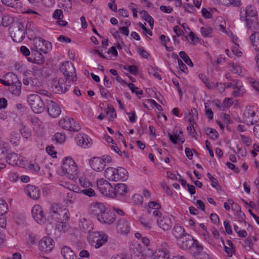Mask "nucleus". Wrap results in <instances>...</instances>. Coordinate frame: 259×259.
I'll return each instance as SVG.
<instances>
[{
	"label": "nucleus",
	"mask_w": 259,
	"mask_h": 259,
	"mask_svg": "<svg viewBox=\"0 0 259 259\" xmlns=\"http://www.w3.org/2000/svg\"><path fill=\"white\" fill-rule=\"evenodd\" d=\"M61 167L63 175L66 176L68 179L74 180L77 178V167L71 157H65L63 160Z\"/></svg>",
	"instance_id": "f257e3e1"
},
{
	"label": "nucleus",
	"mask_w": 259,
	"mask_h": 259,
	"mask_svg": "<svg viewBox=\"0 0 259 259\" xmlns=\"http://www.w3.org/2000/svg\"><path fill=\"white\" fill-rule=\"evenodd\" d=\"M49 218L55 221L69 220V213L64 206H61L59 203H54L50 208Z\"/></svg>",
	"instance_id": "f03ea898"
},
{
	"label": "nucleus",
	"mask_w": 259,
	"mask_h": 259,
	"mask_svg": "<svg viewBox=\"0 0 259 259\" xmlns=\"http://www.w3.org/2000/svg\"><path fill=\"white\" fill-rule=\"evenodd\" d=\"M60 71L65 76L66 81L70 83V81L73 82L77 79L75 70L73 64L69 61L63 63L60 67Z\"/></svg>",
	"instance_id": "7ed1b4c3"
},
{
	"label": "nucleus",
	"mask_w": 259,
	"mask_h": 259,
	"mask_svg": "<svg viewBox=\"0 0 259 259\" xmlns=\"http://www.w3.org/2000/svg\"><path fill=\"white\" fill-rule=\"evenodd\" d=\"M11 35L13 40L16 42L22 41L25 37V27L21 22L13 24L10 27Z\"/></svg>",
	"instance_id": "20e7f679"
},
{
	"label": "nucleus",
	"mask_w": 259,
	"mask_h": 259,
	"mask_svg": "<svg viewBox=\"0 0 259 259\" xmlns=\"http://www.w3.org/2000/svg\"><path fill=\"white\" fill-rule=\"evenodd\" d=\"M27 101L33 112L40 113L44 110V103L37 94L29 95L27 97Z\"/></svg>",
	"instance_id": "39448f33"
},
{
	"label": "nucleus",
	"mask_w": 259,
	"mask_h": 259,
	"mask_svg": "<svg viewBox=\"0 0 259 259\" xmlns=\"http://www.w3.org/2000/svg\"><path fill=\"white\" fill-rule=\"evenodd\" d=\"M59 124L63 128L70 131L77 132L81 128L80 126L74 119L68 117L60 119Z\"/></svg>",
	"instance_id": "423d86ee"
},
{
	"label": "nucleus",
	"mask_w": 259,
	"mask_h": 259,
	"mask_svg": "<svg viewBox=\"0 0 259 259\" xmlns=\"http://www.w3.org/2000/svg\"><path fill=\"white\" fill-rule=\"evenodd\" d=\"M31 214L34 220L38 224H44L47 221L46 215L41 207L35 205L31 209Z\"/></svg>",
	"instance_id": "0eeeda50"
},
{
	"label": "nucleus",
	"mask_w": 259,
	"mask_h": 259,
	"mask_svg": "<svg viewBox=\"0 0 259 259\" xmlns=\"http://www.w3.org/2000/svg\"><path fill=\"white\" fill-rule=\"evenodd\" d=\"M169 246L166 244H162L161 246L156 249L153 253L152 259H169Z\"/></svg>",
	"instance_id": "6e6552de"
},
{
	"label": "nucleus",
	"mask_w": 259,
	"mask_h": 259,
	"mask_svg": "<svg viewBox=\"0 0 259 259\" xmlns=\"http://www.w3.org/2000/svg\"><path fill=\"white\" fill-rule=\"evenodd\" d=\"M149 248H142V245L138 244V245L133 248L131 250L132 259H146L147 253Z\"/></svg>",
	"instance_id": "1a4fd4ad"
},
{
	"label": "nucleus",
	"mask_w": 259,
	"mask_h": 259,
	"mask_svg": "<svg viewBox=\"0 0 259 259\" xmlns=\"http://www.w3.org/2000/svg\"><path fill=\"white\" fill-rule=\"evenodd\" d=\"M177 240L180 248L184 250L190 249L194 241L192 236L188 234L184 235Z\"/></svg>",
	"instance_id": "9d476101"
},
{
	"label": "nucleus",
	"mask_w": 259,
	"mask_h": 259,
	"mask_svg": "<svg viewBox=\"0 0 259 259\" xmlns=\"http://www.w3.org/2000/svg\"><path fill=\"white\" fill-rule=\"evenodd\" d=\"M106 207L101 202H93L90 206L89 212L93 217L98 218V215L101 214Z\"/></svg>",
	"instance_id": "9b49d317"
},
{
	"label": "nucleus",
	"mask_w": 259,
	"mask_h": 259,
	"mask_svg": "<svg viewBox=\"0 0 259 259\" xmlns=\"http://www.w3.org/2000/svg\"><path fill=\"white\" fill-rule=\"evenodd\" d=\"M64 84V79L59 78V79L54 78L51 82V88L53 92L56 94H62L67 91V88H63Z\"/></svg>",
	"instance_id": "f8f14e48"
},
{
	"label": "nucleus",
	"mask_w": 259,
	"mask_h": 259,
	"mask_svg": "<svg viewBox=\"0 0 259 259\" xmlns=\"http://www.w3.org/2000/svg\"><path fill=\"white\" fill-rule=\"evenodd\" d=\"M27 60L31 63L42 64L45 61V58L41 51L35 48H32L31 56L27 57Z\"/></svg>",
	"instance_id": "ddd939ff"
},
{
	"label": "nucleus",
	"mask_w": 259,
	"mask_h": 259,
	"mask_svg": "<svg viewBox=\"0 0 259 259\" xmlns=\"http://www.w3.org/2000/svg\"><path fill=\"white\" fill-rule=\"evenodd\" d=\"M34 48L44 53H47L48 51L51 48V44L38 37L34 40Z\"/></svg>",
	"instance_id": "4468645a"
},
{
	"label": "nucleus",
	"mask_w": 259,
	"mask_h": 259,
	"mask_svg": "<svg viewBox=\"0 0 259 259\" xmlns=\"http://www.w3.org/2000/svg\"><path fill=\"white\" fill-rule=\"evenodd\" d=\"M53 240L49 237H44L39 241V249L44 252H49L54 248Z\"/></svg>",
	"instance_id": "2eb2a0df"
},
{
	"label": "nucleus",
	"mask_w": 259,
	"mask_h": 259,
	"mask_svg": "<svg viewBox=\"0 0 259 259\" xmlns=\"http://www.w3.org/2000/svg\"><path fill=\"white\" fill-rule=\"evenodd\" d=\"M158 226L164 231L170 230L172 223L170 218L167 215L160 216L157 219Z\"/></svg>",
	"instance_id": "dca6fc26"
},
{
	"label": "nucleus",
	"mask_w": 259,
	"mask_h": 259,
	"mask_svg": "<svg viewBox=\"0 0 259 259\" xmlns=\"http://www.w3.org/2000/svg\"><path fill=\"white\" fill-rule=\"evenodd\" d=\"M120 200L134 205H141L143 202L142 195H121Z\"/></svg>",
	"instance_id": "f3484780"
},
{
	"label": "nucleus",
	"mask_w": 259,
	"mask_h": 259,
	"mask_svg": "<svg viewBox=\"0 0 259 259\" xmlns=\"http://www.w3.org/2000/svg\"><path fill=\"white\" fill-rule=\"evenodd\" d=\"M47 108L49 114L52 117H57L61 113V110L58 105L52 100L47 102Z\"/></svg>",
	"instance_id": "a211bd4d"
},
{
	"label": "nucleus",
	"mask_w": 259,
	"mask_h": 259,
	"mask_svg": "<svg viewBox=\"0 0 259 259\" xmlns=\"http://www.w3.org/2000/svg\"><path fill=\"white\" fill-rule=\"evenodd\" d=\"M93 239H96L94 242H96L95 247L96 248H98L101 247L104 243L107 241L108 236L107 235L103 233L100 232H94L92 234Z\"/></svg>",
	"instance_id": "6ab92c4d"
},
{
	"label": "nucleus",
	"mask_w": 259,
	"mask_h": 259,
	"mask_svg": "<svg viewBox=\"0 0 259 259\" xmlns=\"http://www.w3.org/2000/svg\"><path fill=\"white\" fill-rule=\"evenodd\" d=\"M97 186L100 192L102 194H108L110 189H112L111 184L104 179H99L97 181Z\"/></svg>",
	"instance_id": "aec40b11"
},
{
	"label": "nucleus",
	"mask_w": 259,
	"mask_h": 259,
	"mask_svg": "<svg viewBox=\"0 0 259 259\" xmlns=\"http://www.w3.org/2000/svg\"><path fill=\"white\" fill-rule=\"evenodd\" d=\"M257 12L254 7L251 5L247 6L245 9L242 8L240 12V19H245L246 18H254Z\"/></svg>",
	"instance_id": "412c9836"
},
{
	"label": "nucleus",
	"mask_w": 259,
	"mask_h": 259,
	"mask_svg": "<svg viewBox=\"0 0 259 259\" xmlns=\"http://www.w3.org/2000/svg\"><path fill=\"white\" fill-rule=\"evenodd\" d=\"M140 224L147 231L150 230L153 228L154 226L153 220L150 217L144 215L141 216L138 219Z\"/></svg>",
	"instance_id": "4be33fe9"
},
{
	"label": "nucleus",
	"mask_w": 259,
	"mask_h": 259,
	"mask_svg": "<svg viewBox=\"0 0 259 259\" xmlns=\"http://www.w3.org/2000/svg\"><path fill=\"white\" fill-rule=\"evenodd\" d=\"M114 215L115 214H112L108 211L106 208V210L104 211L101 214L98 215L97 220L102 223L111 224L115 221Z\"/></svg>",
	"instance_id": "5701e85b"
},
{
	"label": "nucleus",
	"mask_w": 259,
	"mask_h": 259,
	"mask_svg": "<svg viewBox=\"0 0 259 259\" xmlns=\"http://www.w3.org/2000/svg\"><path fill=\"white\" fill-rule=\"evenodd\" d=\"M90 165L94 170L97 171H102L106 166L104 161L102 158L97 157L90 159Z\"/></svg>",
	"instance_id": "b1692460"
},
{
	"label": "nucleus",
	"mask_w": 259,
	"mask_h": 259,
	"mask_svg": "<svg viewBox=\"0 0 259 259\" xmlns=\"http://www.w3.org/2000/svg\"><path fill=\"white\" fill-rule=\"evenodd\" d=\"M79 183L81 186L85 188L81 191L83 194H95L94 190L90 188L92 186L91 183L85 178H81L79 179Z\"/></svg>",
	"instance_id": "393cba45"
},
{
	"label": "nucleus",
	"mask_w": 259,
	"mask_h": 259,
	"mask_svg": "<svg viewBox=\"0 0 259 259\" xmlns=\"http://www.w3.org/2000/svg\"><path fill=\"white\" fill-rule=\"evenodd\" d=\"M115 178L116 181H125L128 177V172L127 170L122 167H118L115 168Z\"/></svg>",
	"instance_id": "a878e982"
},
{
	"label": "nucleus",
	"mask_w": 259,
	"mask_h": 259,
	"mask_svg": "<svg viewBox=\"0 0 259 259\" xmlns=\"http://www.w3.org/2000/svg\"><path fill=\"white\" fill-rule=\"evenodd\" d=\"M190 249L195 258L203 253V247L197 240H194V243Z\"/></svg>",
	"instance_id": "bb28decb"
},
{
	"label": "nucleus",
	"mask_w": 259,
	"mask_h": 259,
	"mask_svg": "<svg viewBox=\"0 0 259 259\" xmlns=\"http://www.w3.org/2000/svg\"><path fill=\"white\" fill-rule=\"evenodd\" d=\"M80 229L84 233H89L93 229V225L85 219L81 218L79 222Z\"/></svg>",
	"instance_id": "cd10ccee"
},
{
	"label": "nucleus",
	"mask_w": 259,
	"mask_h": 259,
	"mask_svg": "<svg viewBox=\"0 0 259 259\" xmlns=\"http://www.w3.org/2000/svg\"><path fill=\"white\" fill-rule=\"evenodd\" d=\"M61 252L64 259H76L77 257L74 251L68 246H63Z\"/></svg>",
	"instance_id": "c85d7f7f"
},
{
	"label": "nucleus",
	"mask_w": 259,
	"mask_h": 259,
	"mask_svg": "<svg viewBox=\"0 0 259 259\" xmlns=\"http://www.w3.org/2000/svg\"><path fill=\"white\" fill-rule=\"evenodd\" d=\"M117 228L121 233L127 234L130 232V226L127 221L124 219H120L118 221Z\"/></svg>",
	"instance_id": "c756f323"
},
{
	"label": "nucleus",
	"mask_w": 259,
	"mask_h": 259,
	"mask_svg": "<svg viewBox=\"0 0 259 259\" xmlns=\"http://www.w3.org/2000/svg\"><path fill=\"white\" fill-rule=\"evenodd\" d=\"M250 41L251 45L256 51H259V32L254 31L250 36Z\"/></svg>",
	"instance_id": "7c9ffc66"
},
{
	"label": "nucleus",
	"mask_w": 259,
	"mask_h": 259,
	"mask_svg": "<svg viewBox=\"0 0 259 259\" xmlns=\"http://www.w3.org/2000/svg\"><path fill=\"white\" fill-rule=\"evenodd\" d=\"M115 194H123L129 192V189L127 186L123 183L116 184L114 189Z\"/></svg>",
	"instance_id": "2f4dec72"
},
{
	"label": "nucleus",
	"mask_w": 259,
	"mask_h": 259,
	"mask_svg": "<svg viewBox=\"0 0 259 259\" xmlns=\"http://www.w3.org/2000/svg\"><path fill=\"white\" fill-rule=\"evenodd\" d=\"M243 20H245L246 21V26L248 28L254 31L258 29V23L256 18L255 17L251 18V19L245 17V19H244Z\"/></svg>",
	"instance_id": "473e14b6"
},
{
	"label": "nucleus",
	"mask_w": 259,
	"mask_h": 259,
	"mask_svg": "<svg viewBox=\"0 0 259 259\" xmlns=\"http://www.w3.org/2000/svg\"><path fill=\"white\" fill-rule=\"evenodd\" d=\"M67 221L68 220H60V221H56L57 224L55 230H58L61 233L65 232L68 229Z\"/></svg>",
	"instance_id": "72a5a7b5"
},
{
	"label": "nucleus",
	"mask_w": 259,
	"mask_h": 259,
	"mask_svg": "<svg viewBox=\"0 0 259 259\" xmlns=\"http://www.w3.org/2000/svg\"><path fill=\"white\" fill-rule=\"evenodd\" d=\"M173 234L177 239L186 234L184 228L180 224H176L173 229Z\"/></svg>",
	"instance_id": "f704fd0d"
},
{
	"label": "nucleus",
	"mask_w": 259,
	"mask_h": 259,
	"mask_svg": "<svg viewBox=\"0 0 259 259\" xmlns=\"http://www.w3.org/2000/svg\"><path fill=\"white\" fill-rule=\"evenodd\" d=\"M21 83L18 81L9 86V91L13 95L18 96L21 93Z\"/></svg>",
	"instance_id": "c9c22d12"
},
{
	"label": "nucleus",
	"mask_w": 259,
	"mask_h": 259,
	"mask_svg": "<svg viewBox=\"0 0 259 259\" xmlns=\"http://www.w3.org/2000/svg\"><path fill=\"white\" fill-rule=\"evenodd\" d=\"M168 136L170 141L174 144L177 143L178 140H180L182 143H183L185 141L184 139L182 138L183 132L182 131H180L179 134H177V132L176 133H174V135L171 134L170 133H168Z\"/></svg>",
	"instance_id": "e433bc0d"
},
{
	"label": "nucleus",
	"mask_w": 259,
	"mask_h": 259,
	"mask_svg": "<svg viewBox=\"0 0 259 259\" xmlns=\"http://www.w3.org/2000/svg\"><path fill=\"white\" fill-rule=\"evenodd\" d=\"M250 107L247 108L243 114V122L248 125H253L256 122V121H253V119H251L250 121H248V119L250 117Z\"/></svg>",
	"instance_id": "4c0bfd02"
},
{
	"label": "nucleus",
	"mask_w": 259,
	"mask_h": 259,
	"mask_svg": "<svg viewBox=\"0 0 259 259\" xmlns=\"http://www.w3.org/2000/svg\"><path fill=\"white\" fill-rule=\"evenodd\" d=\"M3 78H7V80L8 83H9L10 85H11L12 84L16 83L18 81H19L17 76L12 72H9L5 74L3 76Z\"/></svg>",
	"instance_id": "58836bf2"
},
{
	"label": "nucleus",
	"mask_w": 259,
	"mask_h": 259,
	"mask_svg": "<svg viewBox=\"0 0 259 259\" xmlns=\"http://www.w3.org/2000/svg\"><path fill=\"white\" fill-rule=\"evenodd\" d=\"M115 175V168L113 167H108L104 172V176L110 181H116Z\"/></svg>",
	"instance_id": "ea45409f"
},
{
	"label": "nucleus",
	"mask_w": 259,
	"mask_h": 259,
	"mask_svg": "<svg viewBox=\"0 0 259 259\" xmlns=\"http://www.w3.org/2000/svg\"><path fill=\"white\" fill-rule=\"evenodd\" d=\"M18 156L15 153H11L6 157V160L10 165L15 166L19 160Z\"/></svg>",
	"instance_id": "a19ab883"
},
{
	"label": "nucleus",
	"mask_w": 259,
	"mask_h": 259,
	"mask_svg": "<svg viewBox=\"0 0 259 259\" xmlns=\"http://www.w3.org/2000/svg\"><path fill=\"white\" fill-rule=\"evenodd\" d=\"M73 0H60L59 7L64 9V11L68 12L72 8Z\"/></svg>",
	"instance_id": "79ce46f5"
},
{
	"label": "nucleus",
	"mask_w": 259,
	"mask_h": 259,
	"mask_svg": "<svg viewBox=\"0 0 259 259\" xmlns=\"http://www.w3.org/2000/svg\"><path fill=\"white\" fill-rule=\"evenodd\" d=\"M141 14L143 15V19L149 23L150 27L152 28L154 25V20L153 18L145 10H142L140 12Z\"/></svg>",
	"instance_id": "37998d69"
},
{
	"label": "nucleus",
	"mask_w": 259,
	"mask_h": 259,
	"mask_svg": "<svg viewBox=\"0 0 259 259\" xmlns=\"http://www.w3.org/2000/svg\"><path fill=\"white\" fill-rule=\"evenodd\" d=\"M25 192L26 194H35L40 193L38 188L33 185H28L25 189Z\"/></svg>",
	"instance_id": "c03bdc74"
},
{
	"label": "nucleus",
	"mask_w": 259,
	"mask_h": 259,
	"mask_svg": "<svg viewBox=\"0 0 259 259\" xmlns=\"http://www.w3.org/2000/svg\"><path fill=\"white\" fill-rule=\"evenodd\" d=\"M75 141L78 145L79 146H82L83 145H85L88 146V145L90 144V142L88 143L85 142V138L81 134H78L77 136L75 137Z\"/></svg>",
	"instance_id": "a18cd8bd"
},
{
	"label": "nucleus",
	"mask_w": 259,
	"mask_h": 259,
	"mask_svg": "<svg viewBox=\"0 0 259 259\" xmlns=\"http://www.w3.org/2000/svg\"><path fill=\"white\" fill-rule=\"evenodd\" d=\"M180 57L184 60V61L190 67H193V63L189 57L184 51H181L179 53Z\"/></svg>",
	"instance_id": "49530a36"
},
{
	"label": "nucleus",
	"mask_w": 259,
	"mask_h": 259,
	"mask_svg": "<svg viewBox=\"0 0 259 259\" xmlns=\"http://www.w3.org/2000/svg\"><path fill=\"white\" fill-rule=\"evenodd\" d=\"M205 132L207 134L209 135L210 138L216 140L219 137V133L218 132L213 128L207 127L205 129Z\"/></svg>",
	"instance_id": "de8ad7c7"
},
{
	"label": "nucleus",
	"mask_w": 259,
	"mask_h": 259,
	"mask_svg": "<svg viewBox=\"0 0 259 259\" xmlns=\"http://www.w3.org/2000/svg\"><path fill=\"white\" fill-rule=\"evenodd\" d=\"M8 210V206L6 201L4 199H0V214H7Z\"/></svg>",
	"instance_id": "09e8293b"
},
{
	"label": "nucleus",
	"mask_w": 259,
	"mask_h": 259,
	"mask_svg": "<svg viewBox=\"0 0 259 259\" xmlns=\"http://www.w3.org/2000/svg\"><path fill=\"white\" fill-rule=\"evenodd\" d=\"M212 29L210 27H202L200 29V32L203 37H211V34L212 32Z\"/></svg>",
	"instance_id": "8fccbe9b"
},
{
	"label": "nucleus",
	"mask_w": 259,
	"mask_h": 259,
	"mask_svg": "<svg viewBox=\"0 0 259 259\" xmlns=\"http://www.w3.org/2000/svg\"><path fill=\"white\" fill-rule=\"evenodd\" d=\"M127 85L133 93L137 95L143 94V91L140 90L139 88L135 87V84L133 83H129Z\"/></svg>",
	"instance_id": "3c124183"
},
{
	"label": "nucleus",
	"mask_w": 259,
	"mask_h": 259,
	"mask_svg": "<svg viewBox=\"0 0 259 259\" xmlns=\"http://www.w3.org/2000/svg\"><path fill=\"white\" fill-rule=\"evenodd\" d=\"M2 4L7 7L15 8L18 2L17 0H1Z\"/></svg>",
	"instance_id": "603ef678"
},
{
	"label": "nucleus",
	"mask_w": 259,
	"mask_h": 259,
	"mask_svg": "<svg viewBox=\"0 0 259 259\" xmlns=\"http://www.w3.org/2000/svg\"><path fill=\"white\" fill-rule=\"evenodd\" d=\"M197 111L195 108H192L191 110V112H189V115H191V117L189 119V120L190 123H195V119L197 118Z\"/></svg>",
	"instance_id": "864d4df0"
},
{
	"label": "nucleus",
	"mask_w": 259,
	"mask_h": 259,
	"mask_svg": "<svg viewBox=\"0 0 259 259\" xmlns=\"http://www.w3.org/2000/svg\"><path fill=\"white\" fill-rule=\"evenodd\" d=\"M248 81L252 87L257 92L259 91V82L252 77H248Z\"/></svg>",
	"instance_id": "5fc2aeb1"
},
{
	"label": "nucleus",
	"mask_w": 259,
	"mask_h": 259,
	"mask_svg": "<svg viewBox=\"0 0 259 259\" xmlns=\"http://www.w3.org/2000/svg\"><path fill=\"white\" fill-rule=\"evenodd\" d=\"M222 2L224 5L227 6H238L239 5V2L238 0H222Z\"/></svg>",
	"instance_id": "6e6d98bb"
},
{
	"label": "nucleus",
	"mask_w": 259,
	"mask_h": 259,
	"mask_svg": "<svg viewBox=\"0 0 259 259\" xmlns=\"http://www.w3.org/2000/svg\"><path fill=\"white\" fill-rule=\"evenodd\" d=\"M75 199L76 198L75 196L67 195L66 198L65 199H64V201L65 204H66L67 206H68L69 205L72 204L74 202Z\"/></svg>",
	"instance_id": "4d7b16f0"
},
{
	"label": "nucleus",
	"mask_w": 259,
	"mask_h": 259,
	"mask_svg": "<svg viewBox=\"0 0 259 259\" xmlns=\"http://www.w3.org/2000/svg\"><path fill=\"white\" fill-rule=\"evenodd\" d=\"M54 19L57 20H61L63 18V12L61 9L56 10L53 15Z\"/></svg>",
	"instance_id": "13d9d810"
},
{
	"label": "nucleus",
	"mask_w": 259,
	"mask_h": 259,
	"mask_svg": "<svg viewBox=\"0 0 259 259\" xmlns=\"http://www.w3.org/2000/svg\"><path fill=\"white\" fill-rule=\"evenodd\" d=\"M20 132L22 135L26 139H28L30 136V132H29V131L26 128L25 126L23 124L21 125L20 128Z\"/></svg>",
	"instance_id": "bf43d9fd"
},
{
	"label": "nucleus",
	"mask_w": 259,
	"mask_h": 259,
	"mask_svg": "<svg viewBox=\"0 0 259 259\" xmlns=\"http://www.w3.org/2000/svg\"><path fill=\"white\" fill-rule=\"evenodd\" d=\"M11 135L12 137L10 138V141L11 144L13 145H17L19 134L15 132H13L11 133Z\"/></svg>",
	"instance_id": "052dcab7"
},
{
	"label": "nucleus",
	"mask_w": 259,
	"mask_h": 259,
	"mask_svg": "<svg viewBox=\"0 0 259 259\" xmlns=\"http://www.w3.org/2000/svg\"><path fill=\"white\" fill-rule=\"evenodd\" d=\"M148 206L149 208L153 209H159L161 208V205L159 203L154 201L149 202Z\"/></svg>",
	"instance_id": "680f3d73"
},
{
	"label": "nucleus",
	"mask_w": 259,
	"mask_h": 259,
	"mask_svg": "<svg viewBox=\"0 0 259 259\" xmlns=\"http://www.w3.org/2000/svg\"><path fill=\"white\" fill-rule=\"evenodd\" d=\"M55 138L58 142L62 143L65 140V135L64 134L57 133L55 135Z\"/></svg>",
	"instance_id": "e2e57ef3"
},
{
	"label": "nucleus",
	"mask_w": 259,
	"mask_h": 259,
	"mask_svg": "<svg viewBox=\"0 0 259 259\" xmlns=\"http://www.w3.org/2000/svg\"><path fill=\"white\" fill-rule=\"evenodd\" d=\"M199 78L203 81V82L205 84V85L207 87L208 89H210L211 88V85L210 83L208 82L207 78L203 74H199Z\"/></svg>",
	"instance_id": "0e129e2a"
},
{
	"label": "nucleus",
	"mask_w": 259,
	"mask_h": 259,
	"mask_svg": "<svg viewBox=\"0 0 259 259\" xmlns=\"http://www.w3.org/2000/svg\"><path fill=\"white\" fill-rule=\"evenodd\" d=\"M149 243V239L146 237H144L142 238L140 240V242L139 243V244H141L142 245V248H145L146 247L147 248H148Z\"/></svg>",
	"instance_id": "69168bd1"
},
{
	"label": "nucleus",
	"mask_w": 259,
	"mask_h": 259,
	"mask_svg": "<svg viewBox=\"0 0 259 259\" xmlns=\"http://www.w3.org/2000/svg\"><path fill=\"white\" fill-rule=\"evenodd\" d=\"M21 53L25 56L30 57L31 56V53L29 50L25 46H21L20 50Z\"/></svg>",
	"instance_id": "338daca9"
},
{
	"label": "nucleus",
	"mask_w": 259,
	"mask_h": 259,
	"mask_svg": "<svg viewBox=\"0 0 259 259\" xmlns=\"http://www.w3.org/2000/svg\"><path fill=\"white\" fill-rule=\"evenodd\" d=\"M6 214H0V227L5 228L7 224Z\"/></svg>",
	"instance_id": "774afa93"
}]
</instances>
